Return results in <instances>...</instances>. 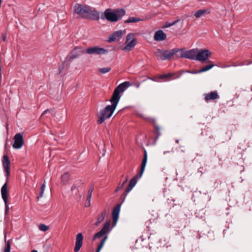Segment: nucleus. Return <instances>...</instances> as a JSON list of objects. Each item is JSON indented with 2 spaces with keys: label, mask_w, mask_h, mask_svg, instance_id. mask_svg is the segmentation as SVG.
I'll return each instance as SVG.
<instances>
[{
  "label": "nucleus",
  "mask_w": 252,
  "mask_h": 252,
  "mask_svg": "<svg viewBox=\"0 0 252 252\" xmlns=\"http://www.w3.org/2000/svg\"><path fill=\"white\" fill-rule=\"evenodd\" d=\"M131 85L128 81H126L119 85L114 90L112 96L110 99L111 105H108L103 109L100 111L97 123L102 124L106 119L110 118L115 111L123 93Z\"/></svg>",
  "instance_id": "f257e3e1"
},
{
  "label": "nucleus",
  "mask_w": 252,
  "mask_h": 252,
  "mask_svg": "<svg viewBox=\"0 0 252 252\" xmlns=\"http://www.w3.org/2000/svg\"><path fill=\"white\" fill-rule=\"evenodd\" d=\"M126 14L125 10L123 9H118L112 10L108 8L105 10L103 16L102 15V19H106L108 21L115 22L122 18Z\"/></svg>",
  "instance_id": "f03ea898"
},
{
  "label": "nucleus",
  "mask_w": 252,
  "mask_h": 252,
  "mask_svg": "<svg viewBox=\"0 0 252 252\" xmlns=\"http://www.w3.org/2000/svg\"><path fill=\"white\" fill-rule=\"evenodd\" d=\"M180 51V49L175 48L170 50H164L161 49H157L155 52V55L157 58L162 60H169L171 57L173 56Z\"/></svg>",
  "instance_id": "7ed1b4c3"
},
{
  "label": "nucleus",
  "mask_w": 252,
  "mask_h": 252,
  "mask_svg": "<svg viewBox=\"0 0 252 252\" xmlns=\"http://www.w3.org/2000/svg\"><path fill=\"white\" fill-rule=\"evenodd\" d=\"M137 44V39L135 34L133 33H128L126 37L125 46L123 48L124 51H130L132 50Z\"/></svg>",
  "instance_id": "20e7f679"
},
{
  "label": "nucleus",
  "mask_w": 252,
  "mask_h": 252,
  "mask_svg": "<svg viewBox=\"0 0 252 252\" xmlns=\"http://www.w3.org/2000/svg\"><path fill=\"white\" fill-rule=\"evenodd\" d=\"M100 18V13L95 8L87 6L84 19L98 20Z\"/></svg>",
  "instance_id": "39448f33"
},
{
  "label": "nucleus",
  "mask_w": 252,
  "mask_h": 252,
  "mask_svg": "<svg viewBox=\"0 0 252 252\" xmlns=\"http://www.w3.org/2000/svg\"><path fill=\"white\" fill-rule=\"evenodd\" d=\"M195 60L201 62H205L211 56L212 53L208 50H199L196 53Z\"/></svg>",
  "instance_id": "423d86ee"
},
{
  "label": "nucleus",
  "mask_w": 252,
  "mask_h": 252,
  "mask_svg": "<svg viewBox=\"0 0 252 252\" xmlns=\"http://www.w3.org/2000/svg\"><path fill=\"white\" fill-rule=\"evenodd\" d=\"M107 53V50L96 46L88 48L85 50V53L89 55H100L106 54Z\"/></svg>",
  "instance_id": "0eeeda50"
},
{
  "label": "nucleus",
  "mask_w": 252,
  "mask_h": 252,
  "mask_svg": "<svg viewBox=\"0 0 252 252\" xmlns=\"http://www.w3.org/2000/svg\"><path fill=\"white\" fill-rule=\"evenodd\" d=\"M196 52H197V48L189 50H185L184 49H182L181 50L180 55L178 57L195 60Z\"/></svg>",
  "instance_id": "6e6552de"
},
{
  "label": "nucleus",
  "mask_w": 252,
  "mask_h": 252,
  "mask_svg": "<svg viewBox=\"0 0 252 252\" xmlns=\"http://www.w3.org/2000/svg\"><path fill=\"white\" fill-rule=\"evenodd\" d=\"M8 189H7V183L6 182L2 187L1 189V194L2 198L4 202L5 210V215H7L8 211L9 209L8 204Z\"/></svg>",
  "instance_id": "1a4fd4ad"
},
{
  "label": "nucleus",
  "mask_w": 252,
  "mask_h": 252,
  "mask_svg": "<svg viewBox=\"0 0 252 252\" xmlns=\"http://www.w3.org/2000/svg\"><path fill=\"white\" fill-rule=\"evenodd\" d=\"M14 143L12 145L13 148L19 149L22 148L24 144L23 135L21 133H18L15 135L13 138Z\"/></svg>",
  "instance_id": "9d476101"
},
{
  "label": "nucleus",
  "mask_w": 252,
  "mask_h": 252,
  "mask_svg": "<svg viewBox=\"0 0 252 252\" xmlns=\"http://www.w3.org/2000/svg\"><path fill=\"white\" fill-rule=\"evenodd\" d=\"M84 53H85V50H84L82 47L78 46L76 47L68 55L67 59H68L69 60H71L78 57Z\"/></svg>",
  "instance_id": "9b49d317"
},
{
  "label": "nucleus",
  "mask_w": 252,
  "mask_h": 252,
  "mask_svg": "<svg viewBox=\"0 0 252 252\" xmlns=\"http://www.w3.org/2000/svg\"><path fill=\"white\" fill-rule=\"evenodd\" d=\"M87 6V5L76 3L74 6V11L76 14L84 18Z\"/></svg>",
  "instance_id": "f8f14e48"
},
{
  "label": "nucleus",
  "mask_w": 252,
  "mask_h": 252,
  "mask_svg": "<svg viewBox=\"0 0 252 252\" xmlns=\"http://www.w3.org/2000/svg\"><path fill=\"white\" fill-rule=\"evenodd\" d=\"M126 30H119L116 32H115L112 34L110 35L109 38V41L112 42V41H119L122 38L124 34H126Z\"/></svg>",
  "instance_id": "ddd939ff"
},
{
  "label": "nucleus",
  "mask_w": 252,
  "mask_h": 252,
  "mask_svg": "<svg viewBox=\"0 0 252 252\" xmlns=\"http://www.w3.org/2000/svg\"><path fill=\"white\" fill-rule=\"evenodd\" d=\"M121 204H118L113 209L112 211V220L113 221V226H115L118 220L119 214L121 209Z\"/></svg>",
  "instance_id": "4468645a"
},
{
  "label": "nucleus",
  "mask_w": 252,
  "mask_h": 252,
  "mask_svg": "<svg viewBox=\"0 0 252 252\" xmlns=\"http://www.w3.org/2000/svg\"><path fill=\"white\" fill-rule=\"evenodd\" d=\"M83 236L81 233H78L76 236L75 244L74 248L75 252H78L83 245Z\"/></svg>",
  "instance_id": "2eb2a0df"
},
{
  "label": "nucleus",
  "mask_w": 252,
  "mask_h": 252,
  "mask_svg": "<svg viewBox=\"0 0 252 252\" xmlns=\"http://www.w3.org/2000/svg\"><path fill=\"white\" fill-rule=\"evenodd\" d=\"M10 160L8 157L4 155L3 157L2 165L6 173V176L7 178L10 176Z\"/></svg>",
  "instance_id": "dca6fc26"
},
{
  "label": "nucleus",
  "mask_w": 252,
  "mask_h": 252,
  "mask_svg": "<svg viewBox=\"0 0 252 252\" xmlns=\"http://www.w3.org/2000/svg\"><path fill=\"white\" fill-rule=\"evenodd\" d=\"M166 38V34L162 30H158L155 33L154 39L156 41H163L165 40Z\"/></svg>",
  "instance_id": "f3484780"
},
{
  "label": "nucleus",
  "mask_w": 252,
  "mask_h": 252,
  "mask_svg": "<svg viewBox=\"0 0 252 252\" xmlns=\"http://www.w3.org/2000/svg\"><path fill=\"white\" fill-rule=\"evenodd\" d=\"M136 183H137L136 177H134L129 181L128 187L125 190V196H126L127 195V194L128 193V192H130L132 189L135 186Z\"/></svg>",
  "instance_id": "a211bd4d"
},
{
  "label": "nucleus",
  "mask_w": 252,
  "mask_h": 252,
  "mask_svg": "<svg viewBox=\"0 0 252 252\" xmlns=\"http://www.w3.org/2000/svg\"><path fill=\"white\" fill-rule=\"evenodd\" d=\"M210 13V10L209 9H200L195 12L194 16L197 18H199Z\"/></svg>",
  "instance_id": "6ab92c4d"
},
{
  "label": "nucleus",
  "mask_w": 252,
  "mask_h": 252,
  "mask_svg": "<svg viewBox=\"0 0 252 252\" xmlns=\"http://www.w3.org/2000/svg\"><path fill=\"white\" fill-rule=\"evenodd\" d=\"M147 161V154L146 151L144 152V157L141 165L140 171L139 173V177H141L144 171L145 166Z\"/></svg>",
  "instance_id": "aec40b11"
},
{
  "label": "nucleus",
  "mask_w": 252,
  "mask_h": 252,
  "mask_svg": "<svg viewBox=\"0 0 252 252\" xmlns=\"http://www.w3.org/2000/svg\"><path fill=\"white\" fill-rule=\"evenodd\" d=\"M106 211L103 210L102 212L98 214L97 218V220L94 223V225L95 226H99V224L102 222L106 216Z\"/></svg>",
  "instance_id": "412c9836"
},
{
  "label": "nucleus",
  "mask_w": 252,
  "mask_h": 252,
  "mask_svg": "<svg viewBox=\"0 0 252 252\" xmlns=\"http://www.w3.org/2000/svg\"><path fill=\"white\" fill-rule=\"evenodd\" d=\"M219 97L217 93L215 91L212 92L209 94H207L205 95V100L208 101L210 100H214L218 98Z\"/></svg>",
  "instance_id": "4be33fe9"
},
{
  "label": "nucleus",
  "mask_w": 252,
  "mask_h": 252,
  "mask_svg": "<svg viewBox=\"0 0 252 252\" xmlns=\"http://www.w3.org/2000/svg\"><path fill=\"white\" fill-rule=\"evenodd\" d=\"M111 229L112 228H110V221L109 220L105 223L101 230L104 232L105 234H106L111 231Z\"/></svg>",
  "instance_id": "5701e85b"
},
{
  "label": "nucleus",
  "mask_w": 252,
  "mask_h": 252,
  "mask_svg": "<svg viewBox=\"0 0 252 252\" xmlns=\"http://www.w3.org/2000/svg\"><path fill=\"white\" fill-rule=\"evenodd\" d=\"M127 180H128V177L126 176L123 181H122V180H121L120 181V182L119 183L117 189H116L115 191L117 192L119 190L123 189L125 185L127 182Z\"/></svg>",
  "instance_id": "b1692460"
},
{
  "label": "nucleus",
  "mask_w": 252,
  "mask_h": 252,
  "mask_svg": "<svg viewBox=\"0 0 252 252\" xmlns=\"http://www.w3.org/2000/svg\"><path fill=\"white\" fill-rule=\"evenodd\" d=\"M69 179V175L67 173H64L61 177V182L63 185L67 184Z\"/></svg>",
  "instance_id": "393cba45"
},
{
  "label": "nucleus",
  "mask_w": 252,
  "mask_h": 252,
  "mask_svg": "<svg viewBox=\"0 0 252 252\" xmlns=\"http://www.w3.org/2000/svg\"><path fill=\"white\" fill-rule=\"evenodd\" d=\"M142 21V20L140 18L135 17H129L128 19L125 21V23H136L138 22H140Z\"/></svg>",
  "instance_id": "a878e982"
},
{
  "label": "nucleus",
  "mask_w": 252,
  "mask_h": 252,
  "mask_svg": "<svg viewBox=\"0 0 252 252\" xmlns=\"http://www.w3.org/2000/svg\"><path fill=\"white\" fill-rule=\"evenodd\" d=\"M214 66H215V65L214 64H207V65L204 66V67H203L200 69L198 70V72L202 73V72H203L207 71L211 69Z\"/></svg>",
  "instance_id": "bb28decb"
},
{
  "label": "nucleus",
  "mask_w": 252,
  "mask_h": 252,
  "mask_svg": "<svg viewBox=\"0 0 252 252\" xmlns=\"http://www.w3.org/2000/svg\"><path fill=\"white\" fill-rule=\"evenodd\" d=\"M107 236L106 235L105 236L103 239L101 240L100 244H99L98 247H97V249L96 250V252H100V251H101V250L102 249V248H103L104 245V243L106 241V240H107Z\"/></svg>",
  "instance_id": "cd10ccee"
},
{
  "label": "nucleus",
  "mask_w": 252,
  "mask_h": 252,
  "mask_svg": "<svg viewBox=\"0 0 252 252\" xmlns=\"http://www.w3.org/2000/svg\"><path fill=\"white\" fill-rule=\"evenodd\" d=\"M93 190H94V188L93 186L91 187L88 190L87 198V200L88 201V206H89L90 205V201H91V197H92V194L93 191Z\"/></svg>",
  "instance_id": "c85d7f7f"
},
{
  "label": "nucleus",
  "mask_w": 252,
  "mask_h": 252,
  "mask_svg": "<svg viewBox=\"0 0 252 252\" xmlns=\"http://www.w3.org/2000/svg\"><path fill=\"white\" fill-rule=\"evenodd\" d=\"M179 21V20H175V21H174L172 23H170V22H165L164 25L162 27V28H163V29L164 28H167L170 27L171 26H172L173 25H175Z\"/></svg>",
  "instance_id": "c756f323"
},
{
  "label": "nucleus",
  "mask_w": 252,
  "mask_h": 252,
  "mask_svg": "<svg viewBox=\"0 0 252 252\" xmlns=\"http://www.w3.org/2000/svg\"><path fill=\"white\" fill-rule=\"evenodd\" d=\"M45 187H46V186H45V182H44V183L41 186L40 189V192L38 196V199H39L43 197Z\"/></svg>",
  "instance_id": "7c9ffc66"
},
{
  "label": "nucleus",
  "mask_w": 252,
  "mask_h": 252,
  "mask_svg": "<svg viewBox=\"0 0 252 252\" xmlns=\"http://www.w3.org/2000/svg\"><path fill=\"white\" fill-rule=\"evenodd\" d=\"M111 69L110 67H102L98 69V71L102 74H105L109 72Z\"/></svg>",
  "instance_id": "2f4dec72"
},
{
  "label": "nucleus",
  "mask_w": 252,
  "mask_h": 252,
  "mask_svg": "<svg viewBox=\"0 0 252 252\" xmlns=\"http://www.w3.org/2000/svg\"><path fill=\"white\" fill-rule=\"evenodd\" d=\"M38 228L40 231L43 232H46L49 229V226L44 224H40Z\"/></svg>",
  "instance_id": "473e14b6"
},
{
  "label": "nucleus",
  "mask_w": 252,
  "mask_h": 252,
  "mask_svg": "<svg viewBox=\"0 0 252 252\" xmlns=\"http://www.w3.org/2000/svg\"><path fill=\"white\" fill-rule=\"evenodd\" d=\"M105 235L103 231L100 230L98 232H97L94 236V239H95L97 238H100Z\"/></svg>",
  "instance_id": "72a5a7b5"
},
{
  "label": "nucleus",
  "mask_w": 252,
  "mask_h": 252,
  "mask_svg": "<svg viewBox=\"0 0 252 252\" xmlns=\"http://www.w3.org/2000/svg\"><path fill=\"white\" fill-rule=\"evenodd\" d=\"M11 249L10 243L9 241L6 242V246L4 249L3 252H10Z\"/></svg>",
  "instance_id": "f704fd0d"
},
{
  "label": "nucleus",
  "mask_w": 252,
  "mask_h": 252,
  "mask_svg": "<svg viewBox=\"0 0 252 252\" xmlns=\"http://www.w3.org/2000/svg\"><path fill=\"white\" fill-rule=\"evenodd\" d=\"M173 76V74H171V73H168V74H164V75H160L158 78L159 79H168L169 78H170L171 77H172Z\"/></svg>",
  "instance_id": "c9c22d12"
},
{
  "label": "nucleus",
  "mask_w": 252,
  "mask_h": 252,
  "mask_svg": "<svg viewBox=\"0 0 252 252\" xmlns=\"http://www.w3.org/2000/svg\"><path fill=\"white\" fill-rule=\"evenodd\" d=\"M198 70L194 71H186L187 72H189V73H190L191 74H198V73H201V72H198Z\"/></svg>",
  "instance_id": "e433bc0d"
},
{
  "label": "nucleus",
  "mask_w": 252,
  "mask_h": 252,
  "mask_svg": "<svg viewBox=\"0 0 252 252\" xmlns=\"http://www.w3.org/2000/svg\"><path fill=\"white\" fill-rule=\"evenodd\" d=\"M2 39L3 41H5L6 39V34H3L2 35Z\"/></svg>",
  "instance_id": "4c0bfd02"
},
{
  "label": "nucleus",
  "mask_w": 252,
  "mask_h": 252,
  "mask_svg": "<svg viewBox=\"0 0 252 252\" xmlns=\"http://www.w3.org/2000/svg\"><path fill=\"white\" fill-rule=\"evenodd\" d=\"M49 111H50V110H49V109H47V110H45V111L42 113V115H45V114H46L48 112H49Z\"/></svg>",
  "instance_id": "58836bf2"
},
{
  "label": "nucleus",
  "mask_w": 252,
  "mask_h": 252,
  "mask_svg": "<svg viewBox=\"0 0 252 252\" xmlns=\"http://www.w3.org/2000/svg\"><path fill=\"white\" fill-rule=\"evenodd\" d=\"M76 189V186L75 185H73L71 188V189L72 191H73V190H74L75 189Z\"/></svg>",
  "instance_id": "ea45409f"
},
{
  "label": "nucleus",
  "mask_w": 252,
  "mask_h": 252,
  "mask_svg": "<svg viewBox=\"0 0 252 252\" xmlns=\"http://www.w3.org/2000/svg\"><path fill=\"white\" fill-rule=\"evenodd\" d=\"M59 69L60 70V72H61V71H62V68H61V67H59Z\"/></svg>",
  "instance_id": "a19ab883"
},
{
  "label": "nucleus",
  "mask_w": 252,
  "mask_h": 252,
  "mask_svg": "<svg viewBox=\"0 0 252 252\" xmlns=\"http://www.w3.org/2000/svg\"><path fill=\"white\" fill-rule=\"evenodd\" d=\"M31 252H37V251L36 250H34L32 251Z\"/></svg>",
  "instance_id": "79ce46f5"
},
{
  "label": "nucleus",
  "mask_w": 252,
  "mask_h": 252,
  "mask_svg": "<svg viewBox=\"0 0 252 252\" xmlns=\"http://www.w3.org/2000/svg\"><path fill=\"white\" fill-rule=\"evenodd\" d=\"M4 239H5V241H6V233H5L4 234Z\"/></svg>",
  "instance_id": "37998d69"
},
{
  "label": "nucleus",
  "mask_w": 252,
  "mask_h": 252,
  "mask_svg": "<svg viewBox=\"0 0 252 252\" xmlns=\"http://www.w3.org/2000/svg\"><path fill=\"white\" fill-rule=\"evenodd\" d=\"M176 143H178L179 142V140H176Z\"/></svg>",
  "instance_id": "c03bdc74"
},
{
  "label": "nucleus",
  "mask_w": 252,
  "mask_h": 252,
  "mask_svg": "<svg viewBox=\"0 0 252 252\" xmlns=\"http://www.w3.org/2000/svg\"><path fill=\"white\" fill-rule=\"evenodd\" d=\"M139 85H138L137 86V88H139Z\"/></svg>",
  "instance_id": "a18cd8bd"
},
{
  "label": "nucleus",
  "mask_w": 252,
  "mask_h": 252,
  "mask_svg": "<svg viewBox=\"0 0 252 252\" xmlns=\"http://www.w3.org/2000/svg\"><path fill=\"white\" fill-rule=\"evenodd\" d=\"M157 130H159V128L158 127H157Z\"/></svg>",
  "instance_id": "49530a36"
},
{
  "label": "nucleus",
  "mask_w": 252,
  "mask_h": 252,
  "mask_svg": "<svg viewBox=\"0 0 252 252\" xmlns=\"http://www.w3.org/2000/svg\"><path fill=\"white\" fill-rule=\"evenodd\" d=\"M151 80H154V79H153L152 78H150Z\"/></svg>",
  "instance_id": "de8ad7c7"
}]
</instances>
